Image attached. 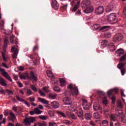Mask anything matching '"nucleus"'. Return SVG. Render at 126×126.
Instances as JSON below:
<instances>
[{
    "mask_svg": "<svg viewBox=\"0 0 126 126\" xmlns=\"http://www.w3.org/2000/svg\"><path fill=\"white\" fill-rule=\"evenodd\" d=\"M7 43H8V39L7 38H5L4 39V51L1 53L2 58L4 62H7L8 61V56L6 53V50H5V48L7 47Z\"/></svg>",
    "mask_w": 126,
    "mask_h": 126,
    "instance_id": "obj_1",
    "label": "nucleus"
},
{
    "mask_svg": "<svg viewBox=\"0 0 126 126\" xmlns=\"http://www.w3.org/2000/svg\"><path fill=\"white\" fill-rule=\"evenodd\" d=\"M11 52H12L13 54H12V57L13 59H16L17 57V55H18V52L19 51V49L16 46H14L12 47Z\"/></svg>",
    "mask_w": 126,
    "mask_h": 126,
    "instance_id": "obj_2",
    "label": "nucleus"
},
{
    "mask_svg": "<svg viewBox=\"0 0 126 126\" xmlns=\"http://www.w3.org/2000/svg\"><path fill=\"white\" fill-rule=\"evenodd\" d=\"M35 119L34 117L26 118L24 120V123L25 125H28V126H31V123H34Z\"/></svg>",
    "mask_w": 126,
    "mask_h": 126,
    "instance_id": "obj_3",
    "label": "nucleus"
},
{
    "mask_svg": "<svg viewBox=\"0 0 126 126\" xmlns=\"http://www.w3.org/2000/svg\"><path fill=\"white\" fill-rule=\"evenodd\" d=\"M0 71H2V72H3V75H4L6 78H7L9 81L12 82V79H11V77H10V76H9L7 72H5L4 69L0 68Z\"/></svg>",
    "mask_w": 126,
    "mask_h": 126,
    "instance_id": "obj_4",
    "label": "nucleus"
},
{
    "mask_svg": "<svg viewBox=\"0 0 126 126\" xmlns=\"http://www.w3.org/2000/svg\"><path fill=\"white\" fill-rule=\"evenodd\" d=\"M117 16L115 13H111L107 16V20L109 22H113L116 20Z\"/></svg>",
    "mask_w": 126,
    "mask_h": 126,
    "instance_id": "obj_5",
    "label": "nucleus"
},
{
    "mask_svg": "<svg viewBox=\"0 0 126 126\" xmlns=\"http://www.w3.org/2000/svg\"><path fill=\"white\" fill-rule=\"evenodd\" d=\"M123 39V35L121 33H117L114 37V42H119Z\"/></svg>",
    "mask_w": 126,
    "mask_h": 126,
    "instance_id": "obj_6",
    "label": "nucleus"
},
{
    "mask_svg": "<svg viewBox=\"0 0 126 126\" xmlns=\"http://www.w3.org/2000/svg\"><path fill=\"white\" fill-rule=\"evenodd\" d=\"M70 92L73 96H77L78 95V89H77V87L76 86H74Z\"/></svg>",
    "mask_w": 126,
    "mask_h": 126,
    "instance_id": "obj_7",
    "label": "nucleus"
},
{
    "mask_svg": "<svg viewBox=\"0 0 126 126\" xmlns=\"http://www.w3.org/2000/svg\"><path fill=\"white\" fill-rule=\"evenodd\" d=\"M94 111H99L100 113L102 114V108L99 103L95 102L94 105Z\"/></svg>",
    "mask_w": 126,
    "mask_h": 126,
    "instance_id": "obj_8",
    "label": "nucleus"
},
{
    "mask_svg": "<svg viewBox=\"0 0 126 126\" xmlns=\"http://www.w3.org/2000/svg\"><path fill=\"white\" fill-rule=\"evenodd\" d=\"M31 76H28V79H33L34 81H36L38 80L37 76L35 75V74L33 72V71H31L30 72Z\"/></svg>",
    "mask_w": 126,
    "mask_h": 126,
    "instance_id": "obj_9",
    "label": "nucleus"
},
{
    "mask_svg": "<svg viewBox=\"0 0 126 126\" xmlns=\"http://www.w3.org/2000/svg\"><path fill=\"white\" fill-rule=\"evenodd\" d=\"M91 2L90 0H84L82 2V7H86V6H88V5H90Z\"/></svg>",
    "mask_w": 126,
    "mask_h": 126,
    "instance_id": "obj_10",
    "label": "nucleus"
},
{
    "mask_svg": "<svg viewBox=\"0 0 126 126\" xmlns=\"http://www.w3.org/2000/svg\"><path fill=\"white\" fill-rule=\"evenodd\" d=\"M51 5L54 9H58L59 8V3H58V1L56 0H52V2L51 3Z\"/></svg>",
    "mask_w": 126,
    "mask_h": 126,
    "instance_id": "obj_11",
    "label": "nucleus"
},
{
    "mask_svg": "<svg viewBox=\"0 0 126 126\" xmlns=\"http://www.w3.org/2000/svg\"><path fill=\"white\" fill-rule=\"evenodd\" d=\"M113 92H115V93H118L119 92V89L118 88H115L113 89L110 90L107 92V94L108 96H111L112 94H113Z\"/></svg>",
    "mask_w": 126,
    "mask_h": 126,
    "instance_id": "obj_12",
    "label": "nucleus"
},
{
    "mask_svg": "<svg viewBox=\"0 0 126 126\" xmlns=\"http://www.w3.org/2000/svg\"><path fill=\"white\" fill-rule=\"evenodd\" d=\"M104 12V8L102 6H100L95 9V13L97 14H102Z\"/></svg>",
    "mask_w": 126,
    "mask_h": 126,
    "instance_id": "obj_13",
    "label": "nucleus"
},
{
    "mask_svg": "<svg viewBox=\"0 0 126 126\" xmlns=\"http://www.w3.org/2000/svg\"><path fill=\"white\" fill-rule=\"evenodd\" d=\"M94 10L93 6H90L84 10V13H91Z\"/></svg>",
    "mask_w": 126,
    "mask_h": 126,
    "instance_id": "obj_14",
    "label": "nucleus"
},
{
    "mask_svg": "<svg viewBox=\"0 0 126 126\" xmlns=\"http://www.w3.org/2000/svg\"><path fill=\"white\" fill-rule=\"evenodd\" d=\"M108 48L109 49L110 52H114L116 50V46H115V44L112 43L108 44Z\"/></svg>",
    "mask_w": 126,
    "mask_h": 126,
    "instance_id": "obj_15",
    "label": "nucleus"
},
{
    "mask_svg": "<svg viewBox=\"0 0 126 126\" xmlns=\"http://www.w3.org/2000/svg\"><path fill=\"white\" fill-rule=\"evenodd\" d=\"M63 101L65 105H71V102H70V100H69V98H68V97H64L63 99Z\"/></svg>",
    "mask_w": 126,
    "mask_h": 126,
    "instance_id": "obj_16",
    "label": "nucleus"
},
{
    "mask_svg": "<svg viewBox=\"0 0 126 126\" xmlns=\"http://www.w3.org/2000/svg\"><path fill=\"white\" fill-rule=\"evenodd\" d=\"M116 53L117 54L118 57H121L122 55H124L125 54V51L123 49H119L117 50Z\"/></svg>",
    "mask_w": 126,
    "mask_h": 126,
    "instance_id": "obj_17",
    "label": "nucleus"
},
{
    "mask_svg": "<svg viewBox=\"0 0 126 126\" xmlns=\"http://www.w3.org/2000/svg\"><path fill=\"white\" fill-rule=\"evenodd\" d=\"M0 84L1 86H7V84H6V81L4 79L0 77Z\"/></svg>",
    "mask_w": 126,
    "mask_h": 126,
    "instance_id": "obj_18",
    "label": "nucleus"
},
{
    "mask_svg": "<svg viewBox=\"0 0 126 126\" xmlns=\"http://www.w3.org/2000/svg\"><path fill=\"white\" fill-rule=\"evenodd\" d=\"M51 106L54 108V109H58L59 107H60V104L59 102L57 101H53L51 102Z\"/></svg>",
    "mask_w": 126,
    "mask_h": 126,
    "instance_id": "obj_19",
    "label": "nucleus"
},
{
    "mask_svg": "<svg viewBox=\"0 0 126 126\" xmlns=\"http://www.w3.org/2000/svg\"><path fill=\"white\" fill-rule=\"evenodd\" d=\"M10 41L11 44H17V40H16V38L15 36L12 35L10 38Z\"/></svg>",
    "mask_w": 126,
    "mask_h": 126,
    "instance_id": "obj_20",
    "label": "nucleus"
},
{
    "mask_svg": "<svg viewBox=\"0 0 126 126\" xmlns=\"http://www.w3.org/2000/svg\"><path fill=\"white\" fill-rule=\"evenodd\" d=\"M38 100L39 102H41L43 104H49V101L44 98H42L41 97H38Z\"/></svg>",
    "mask_w": 126,
    "mask_h": 126,
    "instance_id": "obj_21",
    "label": "nucleus"
},
{
    "mask_svg": "<svg viewBox=\"0 0 126 126\" xmlns=\"http://www.w3.org/2000/svg\"><path fill=\"white\" fill-rule=\"evenodd\" d=\"M91 118H92V116L91 115V114L86 113L85 114V119L86 120H88V121H90V120H91Z\"/></svg>",
    "mask_w": 126,
    "mask_h": 126,
    "instance_id": "obj_22",
    "label": "nucleus"
},
{
    "mask_svg": "<svg viewBox=\"0 0 126 126\" xmlns=\"http://www.w3.org/2000/svg\"><path fill=\"white\" fill-rule=\"evenodd\" d=\"M0 29L1 31H4V21H1L0 23Z\"/></svg>",
    "mask_w": 126,
    "mask_h": 126,
    "instance_id": "obj_23",
    "label": "nucleus"
},
{
    "mask_svg": "<svg viewBox=\"0 0 126 126\" xmlns=\"http://www.w3.org/2000/svg\"><path fill=\"white\" fill-rule=\"evenodd\" d=\"M10 115L11 116V117H8L9 119L11 120V121H12V122H14V120H15V115L13 114V112H10Z\"/></svg>",
    "mask_w": 126,
    "mask_h": 126,
    "instance_id": "obj_24",
    "label": "nucleus"
},
{
    "mask_svg": "<svg viewBox=\"0 0 126 126\" xmlns=\"http://www.w3.org/2000/svg\"><path fill=\"white\" fill-rule=\"evenodd\" d=\"M47 75L48 77H50V78H54V77H55V76H54V74H53V73L51 71H47Z\"/></svg>",
    "mask_w": 126,
    "mask_h": 126,
    "instance_id": "obj_25",
    "label": "nucleus"
},
{
    "mask_svg": "<svg viewBox=\"0 0 126 126\" xmlns=\"http://www.w3.org/2000/svg\"><path fill=\"white\" fill-rule=\"evenodd\" d=\"M126 60V53L120 58L119 63H124Z\"/></svg>",
    "mask_w": 126,
    "mask_h": 126,
    "instance_id": "obj_26",
    "label": "nucleus"
},
{
    "mask_svg": "<svg viewBox=\"0 0 126 126\" xmlns=\"http://www.w3.org/2000/svg\"><path fill=\"white\" fill-rule=\"evenodd\" d=\"M37 57H38V53H35V54H32L30 55V58L32 60L35 59V61L37 60Z\"/></svg>",
    "mask_w": 126,
    "mask_h": 126,
    "instance_id": "obj_27",
    "label": "nucleus"
},
{
    "mask_svg": "<svg viewBox=\"0 0 126 126\" xmlns=\"http://www.w3.org/2000/svg\"><path fill=\"white\" fill-rule=\"evenodd\" d=\"M102 125L103 126H109V121L107 120H103L102 121Z\"/></svg>",
    "mask_w": 126,
    "mask_h": 126,
    "instance_id": "obj_28",
    "label": "nucleus"
},
{
    "mask_svg": "<svg viewBox=\"0 0 126 126\" xmlns=\"http://www.w3.org/2000/svg\"><path fill=\"white\" fill-rule=\"evenodd\" d=\"M106 43H108V40H103L101 42V45L102 48H105V47H107V45Z\"/></svg>",
    "mask_w": 126,
    "mask_h": 126,
    "instance_id": "obj_29",
    "label": "nucleus"
},
{
    "mask_svg": "<svg viewBox=\"0 0 126 126\" xmlns=\"http://www.w3.org/2000/svg\"><path fill=\"white\" fill-rule=\"evenodd\" d=\"M34 111H35V114L36 115H40L41 113H42V111L39 110V108L38 107H36L34 109Z\"/></svg>",
    "mask_w": 126,
    "mask_h": 126,
    "instance_id": "obj_30",
    "label": "nucleus"
},
{
    "mask_svg": "<svg viewBox=\"0 0 126 126\" xmlns=\"http://www.w3.org/2000/svg\"><path fill=\"white\" fill-rule=\"evenodd\" d=\"M110 118L111 121H113V122L116 121V115L115 114H111Z\"/></svg>",
    "mask_w": 126,
    "mask_h": 126,
    "instance_id": "obj_31",
    "label": "nucleus"
},
{
    "mask_svg": "<svg viewBox=\"0 0 126 126\" xmlns=\"http://www.w3.org/2000/svg\"><path fill=\"white\" fill-rule=\"evenodd\" d=\"M100 28V25L97 24H95L94 25V30H98V29H99Z\"/></svg>",
    "mask_w": 126,
    "mask_h": 126,
    "instance_id": "obj_32",
    "label": "nucleus"
},
{
    "mask_svg": "<svg viewBox=\"0 0 126 126\" xmlns=\"http://www.w3.org/2000/svg\"><path fill=\"white\" fill-rule=\"evenodd\" d=\"M77 115L79 118H82L83 117V111L82 110L79 111Z\"/></svg>",
    "mask_w": 126,
    "mask_h": 126,
    "instance_id": "obj_33",
    "label": "nucleus"
},
{
    "mask_svg": "<svg viewBox=\"0 0 126 126\" xmlns=\"http://www.w3.org/2000/svg\"><path fill=\"white\" fill-rule=\"evenodd\" d=\"M39 119H40V120L45 121V120H47V119H48V116L41 115L39 116Z\"/></svg>",
    "mask_w": 126,
    "mask_h": 126,
    "instance_id": "obj_34",
    "label": "nucleus"
},
{
    "mask_svg": "<svg viewBox=\"0 0 126 126\" xmlns=\"http://www.w3.org/2000/svg\"><path fill=\"white\" fill-rule=\"evenodd\" d=\"M94 119H96V120L100 119V115L98 113H94Z\"/></svg>",
    "mask_w": 126,
    "mask_h": 126,
    "instance_id": "obj_35",
    "label": "nucleus"
},
{
    "mask_svg": "<svg viewBox=\"0 0 126 126\" xmlns=\"http://www.w3.org/2000/svg\"><path fill=\"white\" fill-rule=\"evenodd\" d=\"M6 92H7L8 95H13V92L12 91L8 89L5 90Z\"/></svg>",
    "mask_w": 126,
    "mask_h": 126,
    "instance_id": "obj_36",
    "label": "nucleus"
},
{
    "mask_svg": "<svg viewBox=\"0 0 126 126\" xmlns=\"http://www.w3.org/2000/svg\"><path fill=\"white\" fill-rule=\"evenodd\" d=\"M48 114L51 118H53V116H55V113H54V111H52L51 110H49L48 112Z\"/></svg>",
    "mask_w": 126,
    "mask_h": 126,
    "instance_id": "obj_37",
    "label": "nucleus"
},
{
    "mask_svg": "<svg viewBox=\"0 0 126 126\" xmlns=\"http://www.w3.org/2000/svg\"><path fill=\"white\" fill-rule=\"evenodd\" d=\"M117 106L119 108H122L124 107V106H123V104H122V102L120 100L117 102Z\"/></svg>",
    "mask_w": 126,
    "mask_h": 126,
    "instance_id": "obj_38",
    "label": "nucleus"
},
{
    "mask_svg": "<svg viewBox=\"0 0 126 126\" xmlns=\"http://www.w3.org/2000/svg\"><path fill=\"white\" fill-rule=\"evenodd\" d=\"M83 108L84 109V110H86V111H88V110H89V109H90V107L89 106V105H87V104H84L83 105Z\"/></svg>",
    "mask_w": 126,
    "mask_h": 126,
    "instance_id": "obj_39",
    "label": "nucleus"
},
{
    "mask_svg": "<svg viewBox=\"0 0 126 126\" xmlns=\"http://www.w3.org/2000/svg\"><path fill=\"white\" fill-rule=\"evenodd\" d=\"M49 96L51 98V99H56L57 97V94H49Z\"/></svg>",
    "mask_w": 126,
    "mask_h": 126,
    "instance_id": "obj_40",
    "label": "nucleus"
},
{
    "mask_svg": "<svg viewBox=\"0 0 126 126\" xmlns=\"http://www.w3.org/2000/svg\"><path fill=\"white\" fill-rule=\"evenodd\" d=\"M49 87H45L42 89V90L47 93L50 92V90H48Z\"/></svg>",
    "mask_w": 126,
    "mask_h": 126,
    "instance_id": "obj_41",
    "label": "nucleus"
},
{
    "mask_svg": "<svg viewBox=\"0 0 126 126\" xmlns=\"http://www.w3.org/2000/svg\"><path fill=\"white\" fill-rule=\"evenodd\" d=\"M16 98L17 100H18V101H19V102H24V99L20 98V97H19V96L18 95H16Z\"/></svg>",
    "mask_w": 126,
    "mask_h": 126,
    "instance_id": "obj_42",
    "label": "nucleus"
},
{
    "mask_svg": "<svg viewBox=\"0 0 126 126\" xmlns=\"http://www.w3.org/2000/svg\"><path fill=\"white\" fill-rule=\"evenodd\" d=\"M79 7H78V6H77V5H75L74 7L72 9V11L73 12H75L77 10V9H78V8Z\"/></svg>",
    "mask_w": 126,
    "mask_h": 126,
    "instance_id": "obj_43",
    "label": "nucleus"
},
{
    "mask_svg": "<svg viewBox=\"0 0 126 126\" xmlns=\"http://www.w3.org/2000/svg\"><path fill=\"white\" fill-rule=\"evenodd\" d=\"M125 66L124 63H119L118 65V68H120V69H123L124 66Z\"/></svg>",
    "mask_w": 126,
    "mask_h": 126,
    "instance_id": "obj_44",
    "label": "nucleus"
},
{
    "mask_svg": "<svg viewBox=\"0 0 126 126\" xmlns=\"http://www.w3.org/2000/svg\"><path fill=\"white\" fill-rule=\"evenodd\" d=\"M63 124H65V125H67L68 126H69V124H70V121L66 120H63Z\"/></svg>",
    "mask_w": 126,
    "mask_h": 126,
    "instance_id": "obj_45",
    "label": "nucleus"
},
{
    "mask_svg": "<svg viewBox=\"0 0 126 126\" xmlns=\"http://www.w3.org/2000/svg\"><path fill=\"white\" fill-rule=\"evenodd\" d=\"M20 75V78L21 79H26V76H25L24 74H21L20 73H19Z\"/></svg>",
    "mask_w": 126,
    "mask_h": 126,
    "instance_id": "obj_46",
    "label": "nucleus"
},
{
    "mask_svg": "<svg viewBox=\"0 0 126 126\" xmlns=\"http://www.w3.org/2000/svg\"><path fill=\"white\" fill-rule=\"evenodd\" d=\"M38 125L39 126H47V124L46 123V122L38 123Z\"/></svg>",
    "mask_w": 126,
    "mask_h": 126,
    "instance_id": "obj_47",
    "label": "nucleus"
},
{
    "mask_svg": "<svg viewBox=\"0 0 126 126\" xmlns=\"http://www.w3.org/2000/svg\"><path fill=\"white\" fill-rule=\"evenodd\" d=\"M106 10L107 12H110V11H112V10H113V9H112V8H111V7L108 6L106 7Z\"/></svg>",
    "mask_w": 126,
    "mask_h": 126,
    "instance_id": "obj_48",
    "label": "nucleus"
},
{
    "mask_svg": "<svg viewBox=\"0 0 126 126\" xmlns=\"http://www.w3.org/2000/svg\"><path fill=\"white\" fill-rule=\"evenodd\" d=\"M58 114H59V115H61V116H62V117H63L64 118H65L66 117V116H65L64 113H63V112L58 111Z\"/></svg>",
    "mask_w": 126,
    "mask_h": 126,
    "instance_id": "obj_49",
    "label": "nucleus"
},
{
    "mask_svg": "<svg viewBox=\"0 0 126 126\" xmlns=\"http://www.w3.org/2000/svg\"><path fill=\"white\" fill-rule=\"evenodd\" d=\"M107 28H110V26H105L100 28V31L104 30V29H107Z\"/></svg>",
    "mask_w": 126,
    "mask_h": 126,
    "instance_id": "obj_50",
    "label": "nucleus"
},
{
    "mask_svg": "<svg viewBox=\"0 0 126 126\" xmlns=\"http://www.w3.org/2000/svg\"><path fill=\"white\" fill-rule=\"evenodd\" d=\"M67 7V4H62V5L61 6V8H62L63 9H66Z\"/></svg>",
    "mask_w": 126,
    "mask_h": 126,
    "instance_id": "obj_51",
    "label": "nucleus"
},
{
    "mask_svg": "<svg viewBox=\"0 0 126 126\" xmlns=\"http://www.w3.org/2000/svg\"><path fill=\"white\" fill-rule=\"evenodd\" d=\"M39 94L41 96H43V97H45L46 96V94H44V92L42 91V90H39Z\"/></svg>",
    "mask_w": 126,
    "mask_h": 126,
    "instance_id": "obj_52",
    "label": "nucleus"
},
{
    "mask_svg": "<svg viewBox=\"0 0 126 126\" xmlns=\"http://www.w3.org/2000/svg\"><path fill=\"white\" fill-rule=\"evenodd\" d=\"M31 88L33 91L34 92H37V88H36L34 86H32Z\"/></svg>",
    "mask_w": 126,
    "mask_h": 126,
    "instance_id": "obj_53",
    "label": "nucleus"
},
{
    "mask_svg": "<svg viewBox=\"0 0 126 126\" xmlns=\"http://www.w3.org/2000/svg\"><path fill=\"white\" fill-rule=\"evenodd\" d=\"M54 91H56V92H59L60 91V88L58 86H56L54 88Z\"/></svg>",
    "mask_w": 126,
    "mask_h": 126,
    "instance_id": "obj_54",
    "label": "nucleus"
},
{
    "mask_svg": "<svg viewBox=\"0 0 126 126\" xmlns=\"http://www.w3.org/2000/svg\"><path fill=\"white\" fill-rule=\"evenodd\" d=\"M73 88H74V87H73V85H72V84L69 85L68 87V89H70L71 91V89H72Z\"/></svg>",
    "mask_w": 126,
    "mask_h": 126,
    "instance_id": "obj_55",
    "label": "nucleus"
},
{
    "mask_svg": "<svg viewBox=\"0 0 126 126\" xmlns=\"http://www.w3.org/2000/svg\"><path fill=\"white\" fill-rule=\"evenodd\" d=\"M102 103L103 104H104L105 105H106V104L108 103V100H107V99L106 98V97H105L103 100H102Z\"/></svg>",
    "mask_w": 126,
    "mask_h": 126,
    "instance_id": "obj_56",
    "label": "nucleus"
},
{
    "mask_svg": "<svg viewBox=\"0 0 126 126\" xmlns=\"http://www.w3.org/2000/svg\"><path fill=\"white\" fill-rule=\"evenodd\" d=\"M70 117L71 119H73V120H76V117H75V115L74 114H71Z\"/></svg>",
    "mask_w": 126,
    "mask_h": 126,
    "instance_id": "obj_57",
    "label": "nucleus"
},
{
    "mask_svg": "<svg viewBox=\"0 0 126 126\" xmlns=\"http://www.w3.org/2000/svg\"><path fill=\"white\" fill-rule=\"evenodd\" d=\"M60 82L61 84H64L65 83V80L63 79H60Z\"/></svg>",
    "mask_w": 126,
    "mask_h": 126,
    "instance_id": "obj_58",
    "label": "nucleus"
},
{
    "mask_svg": "<svg viewBox=\"0 0 126 126\" xmlns=\"http://www.w3.org/2000/svg\"><path fill=\"white\" fill-rule=\"evenodd\" d=\"M0 94H5V92H4V90L2 88H0Z\"/></svg>",
    "mask_w": 126,
    "mask_h": 126,
    "instance_id": "obj_59",
    "label": "nucleus"
},
{
    "mask_svg": "<svg viewBox=\"0 0 126 126\" xmlns=\"http://www.w3.org/2000/svg\"><path fill=\"white\" fill-rule=\"evenodd\" d=\"M121 94L122 97H126V95L124 94V90H121Z\"/></svg>",
    "mask_w": 126,
    "mask_h": 126,
    "instance_id": "obj_60",
    "label": "nucleus"
},
{
    "mask_svg": "<svg viewBox=\"0 0 126 126\" xmlns=\"http://www.w3.org/2000/svg\"><path fill=\"white\" fill-rule=\"evenodd\" d=\"M111 100L112 101V104H115V101H116V98L115 96H112L111 97Z\"/></svg>",
    "mask_w": 126,
    "mask_h": 126,
    "instance_id": "obj_61",
    "label": "nucleus"
},
{
    "mask_svg": "<svg viewBox=\"0 0 126 126\" xmlns=\"http://www.w3.org/2000/svg\"><path fill=\"white\" fill-rule=\"evenodd\" d=\"M27 94H28V95H31V94H32V91H31V90L28 89Z\"/></svg>",
    "mask_w": 126,
    "mask_h": 126,
    "instance_id": "obj_62",
    "label": "nucleus"
},
{
    "mask_svg": "<svg viewBox=\"0 0 126 126\" xmlns=\"http://www.w3.org/2000/svg\"><path fill=\"white\" fill-rule=\"evenodd\" d=\"M18 85H19V87H23V85L22 84V83H21V82H18Z\"/></svg>",
    "mask_w": 126,
    "mask_h": 126,
    "instance_id": "obj_63",
    "label": "nucleus"
},
{
    "mask_svg": "<svg viewBox=\"0 0 126 126\" xmlns=\"http://www.w3.org/2000/svg\"><path fill=\"white\" fill-rule=\"evenodd\" d=\"M90 125H91V126H95V124L92 121H90Z\"/></svg>",
    "mask_w": 126,
    "mask_h": 126,
    "instance_id": "obj_64",
    "label": "nucleus"
}]
</instances>
